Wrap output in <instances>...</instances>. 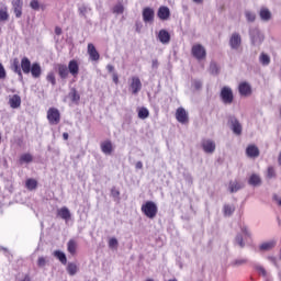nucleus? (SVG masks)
<instances>
[{
    "mask_svg": "<svg viewBox=\"0 0 281 281\" xmlns=\"http://www.w3.org/2000/svg\"><path fill=\"white\" fill-rule=\"evenodd\" d=\"M150 115V112L146 108H140L138 110L139 120H146Z\"/></svg>",
    "mask_w": 281,
    "mask_h": 281,
    "instance_id": "41",
    "label": "nucleus"
},
{
    "mask_svg": "<svg viewBox=\"0 0 281 281\" xmlns=\"http://www.w3.org/2000/svg\"><path fill=\"white\" fill-rule=\"evenodd\" d=\"M21 69L23 71V74H30L31 69H32V61H30V58L27 57H23L21 59Z\"/></svg>",
    "mask_w": 281,
    "mask_h": 281,
    "instance_id": "24",
    "label": "nucleus"
},
{
    "mask_svg": "<svg viewBox=\"0 0 281 281\" xmlns=\"http://www.w3.org/2000/svg\"><path fill=\"white\" fill-rule=\"evenodd\" d=\"M276 245H278V240L270 239L268 241L262 243L259 246V251H271V249H276Z\"/></svg>",
    "mask_w": 281,
    "mask_h": 281,
    "instance_id": "16",
    "label": "nucleus"
},
{
    "mask_svg": "<svg viewBox=\"0 0 281 281\" xmlns=\"http://www.w3.org/2000/svg\"><path fill=\"white\" fill-rule=\"evenodd\" d=\"M10 14L8 13V8L0 10V23H4V21H9Z\"/></svg>",
    "mask_w": 281,
    "mask_h": 281,
    "instance_id": "39",
    "label": "nucleus"
},
{
    "mask_svg": "<svg viewBox=\"0 0 281 281\" xmlns=\"http://www.w3.org/2000/svg\"><path fill=\"white\" fill-rule=\"evenodd\" d=\"M57 215L63 218V221H69L71 218V212L67 206H64L57 211Z\"/></svg>",
    "mask_w": 281,
    "mask_h": 281,
    "instance_id": "26",
    "label": "nucleus"
},
{
    "mask_svg": "<svg viewBox=\"0 0 281 281\" xmlns=\"http://www.w3.org/2000/svg\"><path fill=\"white\" fill-rule=\"evenodd\" d=\"M78 12H79L80 16H87V14H89V12H91V8L83 4L78 8Z\"/></svg>",
    "mask_w": 281,
    "mask_h": 281,
    "instance_id": "43",
    "label": "nucleus"
},
{
    "mask_svg": "<svg viewBox=\"0 0 281 281\" xmlns=\"http://www.w3.org/2000/svg\"><path fill=\"white\" fill-rule=\"evenodd\" d=\"M228 124L231 125V131H233L234 135H243V124H240V121H238L236 116H229Z\"/></svg>",
    "mask_w": 281,
    "mask_h": 281,
    "instance_id": "9",
    "label": "nucleus"
},
{
    "mask_svg": "<svg viewBox=\"0 0 281 281\" xmlns=\"http://www.w3.org/2000/svg\"><path fill=\"white\" fill-rule=\"evenodd\" d=\"M47 265H49V258L41 256L37 258V267L40 269H45V267H47Z\"/></svg>",
    "mask_w": 281,
    "mask_h": 281,
    "instance_id": "36",
    "label": "nucleus"
},
{
    "mask_svg": "<svg viewBox=\"0 0 281 281\" xmlns=\"http://www.w3.org/2000/svg\"><path fill=\"white\" fill-rule=\"evenodd\" d=\"M246 156L249 157V159H257V157H260V149L254 144L248 145L246 147Z\"/></svg>",
    "mask_w": 281,
    "mask_h": 281,
    "instance_id": "13",
    "label": "nucleus"
},
{
    "mask_svg": "<svg viewBox=\"0 0 281 281\" xmlns=\"http://www.w3.org/2000/svg\"><path fill=\"white\" fill-rule=\"evenodd\" d=\"M46 80L47 82H50L53 87H56V75L54 74V71L47 74Z\"/></svg>",
    "mask_w": 281,
    "mask_h": 281,
    "instance_id": "45",
    "label": "nucleus"
},
{
    "mask_svg": "<svg viewBox=\"0 0 281 281\" xmlns=\"http://www.w3.org/2000/svg\"><path fill=\"white\" fill-rule=\"evenodd\" d=\"M113 82L115 83V85H117V82H120V77H117V74H113Z\"/></svg>",
    "mask_w": 281,
    "mask_h": 281,
    "instance_id": "60",
    "label": "nucleus"
},
{
    "mask_svg": "<svg viewBox=\"0 0 281 281\" xmlns=\"http://www.w3.org/2000/svg\"><path fill=\"white\" fill-rule=\"evenodd\" d=\"M30 74L33 78H41V75L43 74V70L41 68V64L33 63L31 66Z\"/></svg>",
    "mask_w": 281,
    "mask_h": 281,
    "instance_id": "22",
    "label": "nucleus"
},
{
    "mask_svg": "<svg viewBox=\"0 0 281 281\" xmlns=\"http://www.w3.org/2000/svg\"><path fill=\"white\" fill-rule=\"evenodd\" d=\"M247 238H251V232H249V228L244 225L240 227V233H238L235 236V245H238V247H240V249H245V240H247Z\"/></svg>",
    "mask_w": 281,
    "mask_h": 281,
    "instance_id": "1",
    "label": "nucleus"
},
{
    "mask_svg": "<svg viewBox=\"0 0 281 281\" xmlns=\"http://www.w3.org/2000/svg\"><path fill=\"white\" fill-rule=\"evenodd\" d=\"M259 16L261 21H271V11L267 8H261L259 11Z\"/></svg>",
    "mask_w": 281,
    "mask_h": 281,
    "instance_id": "29",
    "label": "nucleus"
},
{
    "mask_svg": "<svg viewBox=\"0 0 281 281\" xmlns=\"http://www.w3.org/2000/svg\"><path fill=\"white\" fill-rule=\"evenodd\" d=\"M259 63L263 67H268V65L271 64V57H269V55H267L266 53H261L260 56H259Z\"/></svg>",
    "mask_w": 281,
    "mask_h": 281,
    "instance_id": "34",
    "label": "nucleus"
},
{
    "mask_svg": "<svg viewBox=\"0 0 281 281\" xmlns=\"http://www.w3.org/2000/svg\"><path fill=\"white\" fill-rule=\"evenodd\" d=\"M140 211L147 218H155L157 216L158 207L157 204L153 201H147L142 205Z\"/></svg>",
    "mask_w": 281,
    "mask_h": 281,
    "instance_id": "2",
    "label": "nucleus"
},
{
    "mask_svg": "<svg viewBox=\"0 0 281 281\" xmlns=\"http://www.w3.org/2000/svg\"><path fill=\"white\" fill-rule=\"evenodd\" d=\"M143 21L144 23H153L155 21V10L150 7L143 9Z\"/></svg>",
    "mask_w": 281,
    "mask_h": 281,
    "instance_id": "11",
    "label": "nucleus"
},
{
    "mask_svg": "<svg viewBox=\"0 0 281 281\" xmlns=\"http://www.w3.org/2000/svg\"><path fill=\"white\" fill-rule=\"evenodd\" d=\"M9 105L11 109H19L21 106V97L19 94H13L9 98Z\"/></svg>",
    "mask_w": 281,
    "mask_h": 281,
    "instance_id": "25",
    "label": "nucleus"
},
{
    "mask_svg": "<svg viewBox=\"0 0 281 281\" xmlns=\"http://www.w3.org/2000/svg\"><path fill=\"white\" fill-rule=\"evenodd\" d=\"M273 201H276V203H278V205H280L281 207V198L278 196L277 194L273 195Z\"/></svg>",
    "mask_w": 281,
    "mask_h": 281,
    "instance_id": "58",
    "label": "nucleus"
},
{
    "mask_svg": "<svg viewBox=\"0 0 281 281\" xmlns=\"http://www.w3.org/2000/svg\"><path fill=\"white\" fill-rule=\"evenodd\" d=\"M63 137H64V139L67 142V139H69V134H68L67 132H65V133L63 134Z\"/></svg>",
    "mask_w": 281,
    "mask_h": 281,
    "instance_id": "62",
    "label": "nucleus"
},
{
    "mask_svg": "<svg viewBox=\"0 0 281 281\" xmlns=\"http://www.w3.org/2000/svg\"><path fill=\"white\" fill-rule=\"evenodd\" d=\"M234 212H236V206H234L232 204H224V206H223L224 216H232V214H234Z\"/></svg>",
    "mask_w": 281,
    "mask_h": 281,
    "instance_id": "32",
    "label": "nucleus"
},
{
    "mask_svg": "<svg viewBox=\"0 0 281 281\" xmlns=\"http://www.w3.org/2000/svg\"><path fill=\"white\" fill-rule=\"evenodd\" d=\"M11 5L15 14V19H21V16H23V0H12Z\"/></svg>",
    "mask_w": 281,
    "mask_h": 281,
    "instance_id": "10",
    "label": "nucleus"
},
{
    "mask_svg": "<svg viewBox=\"0 0 281 281\" xmlns=\"http://www.w3.org/2000/svg\"><path fill=\"white\" fill-rule=\"evenodd\" d=\"M53 256H55V258H58L59 262H61V265H67V255H65V252L60 251V250H55L53 252Z\"/></svg>",
    "mask_w": 281,
    "mask_h": 281,
    "instance_id": "33",
    "label": "nucleus"
},
{
    "mask_svg": "<svg viewBox=\"0 0 281 281\" xmlns=\"http://www.w3.org/2000/svg\"><path fill=\"white\" fill-rule=\"evenodd\" d=\"M201 146L206 155H213V153L216 150V143L210 138L202 139Z\"/></svg>",
    "mask_w": 281,
    "mask_h": 281,
    "instance_id": "8",
    "label": "nucleus"
},
{
    "mask_svg": "<svg viewBox=\"0 0 281 281\" xmlns=\"http://www.w3.org/2000/svg\"><path fill=\"white\" fill-rule=\"evenodd\" d=\"M111 194H112V196H114V199H117V196H120V192H119L117 189H115V188H113V189L111 190Z\"/></svg>",
    "mask_w": 281,
    "mask_h": 281,
    "instance_id": "55",
    "label": "nucleus"
},
{
    "mask_svg": "<svg viewBox=\"0 0 281 281\" xmlns=\"http://www.w3.org/2000/svg\"><path fill=\"white\" fill-rule=\"evenodd\" d=\"M68 98L74 104H79L80 102V94L78 93V90H76V88H72L70 90V92L68 93Z\"/></svg>",
    "mask_w": 281,
    "mask_h": 281,
    "instance_id": "28",
    "label": "nucleus"
},
{
    "mask_svg": "<svg viewBox=\"0 0 281 281\" xmlns=\"http://www.w3.org/2000/svg\"><path fill=\"white\" fill-rule=\"evenodd\" d=\"M67 68L68 74H71L74 78H76V76H78L80 71V66L78 65V61L76 59L70 60Z\"/></svg>",
    "mask_w": 281,
    "mask_h": 281,
    "instance_id": "17",
    "label": "nucleus"
},
{
    "mask_svg": "<svg viewBox=\"0 0 281 281\" xmlns=\"http://www.w3.org/2000/svg\"><path fill=\"white\" fill-rule=\"evenodd\" d=\"M193 3H203V0H192Z\"/></svg>",
    "mask_w": 281,
    "mask_h": 281,
    "instance_id": "63",
    "label": "nucleus"
},
{
    "mask_svg": "<svg viewBox=\"0 0 281 281\" xmlns=\"http://www.w3.org/2000/svg\"><path fill=\"white\" fill-rule=\"evenodd\" d=\"M267 260H269V262H272V265H274V267H277V269H278V258H276L273 256H268Z\"/></svg>",
    "mask_w": 281,
    "mask_h": 281,
    "instance_id": "53",
    "label": "nucleus"
},
{
    "mask_svg": "<svg viewBox=\"0 0 281 281\" xmlns=\"http://www.w3.org/2000/svg\"><path fill=\"white\" fill-rule=\"evenodd\" d=\"M243 188H245V183H243L238 180H232L228 183V191L231 192V194H234V193L238 192L239 190H243Z\"/></svg>",
    "mask_w": 281,
    "mask_h": 281,
    "instance_id": "14",
    "label": "nucleus"
},
{
    "mask_svg": "<svg viewBox=\"0 0 281 281\" xmlns=\"http://www.w3.org/2000/svg\"><path fill=\"white\" fill-rule=\"evenodd\" d=\"M47 120L53 126H56V124H60V111H58V109L56 108L48 109Z\"/></svg>",
    "mask_w": 281,
    "mask_h": 281,
    "instance_id": "6",
    "label": "nucleus"
},
{
    "mask_svg": "<svg viewBox=\"0 0 281 281\" xmlns=\"http://www.w3.org/2000/svg\"><path fill=\"white\" fill-rule=\"evenodd\" d=\"M151 67L153 69H158L159 68V61L157 59L151 60Z\"/></svg>",
    "mask_w": 281,
    "mask_h": 281,
    "instance_id": "56",
    "label": "nucleus"
},
{
    "mask_svg": "<svg viewBox=\"0 0 281 281\" xmlns=\"http://www.w3.org/2000/svg\"><path fill=\"white\" fill-rule=\"evenodd\" d=\"M220 98L223 104H232L234 102V91H232V88L225 86L221 90Z\"/></svg>",
    "mask_w": 281,
    "mask_h": 281,
    "instance_id": "5",
    "label": "nucleus"
},
{
    "mask_svg": "<svg viewBox=\"0 0 281 281\" xmlns=\"http://www.w3.org/2000/svg\"><path fill=\"white\" fill-rule=\"evenodd\" d=\"M38 182L35 179H27L26 180V188L27 190H36Z\"/></svg>",
    "mask_w": 281,
    "mask_h": 281,
    "instance_id": "42",
    "label": "nucleus"
},
{
    "mask_svg": "<svg viewBox=\"0 0 281 281\" xmlns=\"http://www.w3.org/2000/svg\"><path fill=\"white\" fill-rule=\"evenodd\" d=\"M158 41H160L162 45H168V43H170V33L166 30H160L158 33Z\"/></svg>",
    "mask_w": 281,
    "mask_h": 281,
    "instance_id": "23",
    "label": "nucleus"
},
{
    "mask_svg": "<svg viewBox=\"0 0 281 281\" xmlns=\"http://www.w3.org/2000/svg\"><path fill=\"white\" fill-rule=\"evenodd\" d=\"M248 184L258 188L259 186H262V178H260L258 173H252L248 179Z\"/></svg>",
    "mask_w": 281,
    "mask_h": 281,
    "instance_id": "21",
    "label": "nucleus"
},
{
    "mask_svg": "<svg viewBox=\"0 0 281 281\" xmlns=\"http://www.w3.org/2000/svg\"><path fill=\"white\" fill-rule=\"evenodd\" d=\"M245 16L248 23H254L256 21V13L251 11H245Z\"/></svg>",
    "mask_w": 281,
    "mask_h": 281,
    "instance_id": "46",
    "label": "nucleus"
},
{
    "mask_svg": "<svg viewBox=\"0 0 281 281\" xmlns=\"http://www.w3.org/2000/svg\"><path fill=\"white\" fill-rule=\"evenodd\" d=\"M233 265H234L235 267H240V266H243V265H247V259H236V260L233 262Z\"/></svg>",
    "mask_w": 281,
    "mask_h": 281,
    "instance_id": "51",
    "label": "nucleus"
},
{
    "mask_svg": "<svg viewBox=\"0 0 281 281\" xmlns=\"http://www.w3.org/2000/svg\"><path fill=\"white\" fill-rule=\"evenodd\" d=\"M228 45L231 49L238 52L243 47V36H240V33L234 32L229 37Z\"/></svg>",
    "mask_w": 281,
    "mask_h": 281,
    "instance_id": "4",
    "label": "nucleus"
},
{
    "mask_svg": "<svg viewBox=\"0 0 281 281\" xmlns=\"http://www.w3.org/2000/svg\"><path fill=\"white\" fill-rule=\"evenodd\" d=\"M267 179H276V169L273 167H268Z\"/></svg>",
    "mask_w": 281,
    "mask_h": 281,
    "instance_id": "48",
    "label": "nucleus"
},
{
    "mask_svg": "<svg viewBox=\"0 0 281 281\" xmlns=\"http://www.w3.org/2000/svg\"><path fill=\"white\" fill-rule=\"evenodd\" d=\"M55 34H56L57 36H60V34H63V29H61L60 26H56V27H55Z\"/></svg>",
    "mask_w": 281,
    "mask_h": 281,
    "instance_id": "57",
    "label": "nucleus"
},
{
    "mask_svg": "<svg viewBox=\"0 0 281 281\" xmlns=\"http://www.w3.org/2000/svg\"><path fill=\"white\" fill-rule=\"evenodd\" d=\"M176 120H178V122H180V124L188 123V112H186V109H183V108H178L177 109Z\"/></svg>",
    "mask_w": 281,
    "mask_h": 281,
    "instance_id": "15",
    "label": "nucleus"
},
{
    "mask_svg": "<svg viewBox=\"0 0 281 281\" xmlns=\"http://www.w3.org/2000/svg\"><path fill=\"white\" fill-rule=\"evenodd\" d=\"M67 272L69 273V276H76V273H78V266L72 262L68 263Z\"/></svg>",
    "mask_w": 281,
    "mask_h": 281,
    "instance_id": "40",
    "label": "nucleus"
},
{
    "mask_svg": "<svg viewBox=\"0 0 281 281\" xmlns=\"http://www.w3.org/2000/svg\"><path fill=\"white\" fill-rule=\"evenodd\" d=\"M12 68H13V71L15 74H18V76L23 79V72L21 71V66H20V63H19V59L15 58L13 59V64H12Z\"/></svg>",
    "mask_w": 281,
    "mask_h": 281,
    "instance_id": "35",
    "label": "nucleus"
},
{
    "mask_svg": "<svg viewBox=\"0 0 281 281\" xmlns=\"http://www.w3.org/2000/svg\"><path fill=\"white\" fill-rule=\"evenodd\" d=\"M146 281H155V280H153V279H147Z\"/></svg>",
    "mask_w": 281,
    "mask_h": 281,
    "instance_id": "64",
    "label": "nucleus"
},
{
    "mask_svg": "<svg viewBox=\"0 0 281 281\" xmlns=\"http://www.w3.org/2000/svg\"><path fill=\"white\" fill-rule=\"evenodd\" d=\"M249 36H250V43L255 47H260L262 45V42L265 41V35L260 32V29L252 27L249 30Z\"/></svg>",
    "mask_w": 281,
    "mask_h": 281,
    "instance_id": "3",
    "label": "nucleus"
},
{
    "mask_svg": "<svg viewBox=\"0 0 281 281\" xmlns=\"http://www.w3.org/2000/svg\"><path fill=\"white\" fill-rule=\"evenodd\" d=\"M254 268L256 269V271H258V273H261L263 278H267V270L265 269V267H262L261 265H255Z\"/></svg>",
    "mask_w": 281,
    "mask_h": 281,
    "instance_id": "49",
    "label": "nucleus"
},
{
    "mask_svg": "<svg viewBox=\"0 0 281 281\" xmlns=\"http://www.w3.org/2000/svg\"><path fill=\"white\" fill-rule=\"evenodd\" d=\"M157 16L160 21H168L170 19V9L168 7H160Z\"/></svg>",
    "mask_w": 281,
    "mask_h": 281,
    "instance_id": "18",
    "label": "nucleus"
},
{
    "mask_svg": "<svg viewBox=\"0 0 281 281\" xmlns=\"http://www.w3.org/2000/svg\"><path fill=\"white\" fill-rule=\"evenodd\" d=\"M76 249H78V241H76V239H69V241L67 243L68 254H71V256H75Z\"/></svg>",
    "mask_w": 281,
    "mask_h": 281,
    "instance_id": "30",
    "label": "nucleus"
},
{
    "mask_svg": "<svg viewBox=\"0 0 281 281\" xmlns=\"http://www.w3.org/2000/svg\"><path fill=\"white\" fill-rule=\"evenodd\" d=\"M88 54L90 56V60H100V53H98V49H95V46L92 43L88 44Z\"/></svg>",
    "mask_w": 281,
    "mask_h": 281,
    "instance_id": "20",
    "label": "nucleus"
},
{
    "mask_svg": "<svg viewBox=\"0 0 281 281\" xmlns=\"http://www.w3.org/2000/svg\"><path fill=\"white\" fill-rule=\"evenodd\" d=\"M30 7L32 8V10H40L41 9V4L38 3V0H32L30 2Z\"/></svg>",
    "mask_w": 281,
    "mask_h": 281,
    "instance_id": "50",
    "label": "nucleus"
},
{
    "mask_svg": "<svg viewBox=\"0 0 281 281\" xmlns=\"http://www.w3.org/2000/svg\"><path fill=\"white\" fill-rule=\"evenodd\" d=\"M7 72L5 68L3 67V64L0 63V80L5 79Z\"/></svg>",
    "mask_w": 281,
    "mask_h": 281,
    "instance_id": "52",
    "label": "nucleus"
},
{
    "mask_svg": "<svg viewBox=\"0 0 281 281\" xmlns=\"http://www.w3.org/2000/svg\"><path fill=\"white\" fill-rule=\"evenodd\" d=\"M238 91L240 95L247 98V95H251V86L248 82H241L238 86Z\"/></svg>",
    "mask_w": 281,
    "mask_h": 281,
    "instance_id": "19",
    "label": "nucleus"
},
{
    "mask_svg": "<svg viewBox=\"0 0 281 281\" xmlns=\"http://www.w3.org/2000/svg\"><path fill=\"white\" fill-rule=\"evenodd\" d=\"M106 69H108V71H109L110 74H113L115 67H113V65H108V66H106Z\"/></svg>",
    "mask_w": 281,
    "mask_h": 281,
    "instance_id": "61",
    "label": "nucleus"
},
{
    "mask_svg": "<svg viewBox=\"0 0 281 281\" xmlns=\"http://www.w3.org/2000/svg\"><path fill=\"white\" fill-rule=\"evenodd\" d=\"M101 150L104 155H111L113 153V143L111 140L101 143Z\"/></svg>",
    "mask_w": 281,
    "mask_h": 281,
    "instance_id": "27",
    "label": "nucleus"
},
{
    "mask_svg": "<svg viewBox=\"0 0 281 281\" xmlns=\"http://www.w3.org/2000/svg\"><path fill=\"white\" fill-rule=\"evenodd\" d=\"M209 70L212 76H218L221 67H218V64H216L215 61H211Z\"/></svg>",
    "mask_w": 281,
    "mask_h": 281,
    "instance_id": "37",
    "label": "nucleus"
},
{
    "mask_svg": "<svg viewBox=\"0 0 281 281\" xmlns=\"http://www.w3.org/2000/svg\"><path fill=\"white\" fill-rule=\"evenodd\" d=\"M58 74H59V77L61 78V80H65L68 78L69 76V69L67 68L66 65H58Z\"/></svg>",
    "mask_w": 281,
    "mask_h": 281,
    "instance_id": "31",
    "label": "nucleus"
},
{
    "mask_svg": "<svg viewBox=\"0 0 281 281\" xmlns=\"http://www.w3.org/2000/svg\"><path fill=\"white\" fill-rule=\"evenodd\" d=\"M191 54L196 60H203L207 56L205 47L201 44H195L192 46Z\"/></svg>",
    "mask_w": 281,
    "mask_h": 281,
    "instance_id": "7",
    "label": "nucleus"
},
{
    "mask_svg": "<svg viewBox=\"0 0 281 281\" xmlns=\"http://www.w3.org/2000/svg\"><path fill=\"white\" fill-rule=\"evenodd\" d=\"M108 245L110 249H117V246L120 245V243L117 241V238L112 237L109 239Z\"/></svg>",
    "mask_w": 281,
    "mask_h": 281,
    "instance_id": "47",
    "label": "nucleus"
},
{
    "mask_svg": "<svg viewBox=\"0 0 281 281\" xmlns=\"http://www.w3.org/2000/svg\"><path fill=\"white\" fill-rule=\"evenodd\" d=\"M135 167L137 170H142V168H144V164L142 161H137Z\"/></svg>",
    "mask_w": 281,
    "mask_h": 281,
    "instance_id": "59",
    "label": "nucleus"
},
{
    "mask_svg": "<svg viewBox=\"0 0 281 281\" xmlns=\"http://www.w3.org/2000/svg\"><path fill=\"white\" fill-rule=\"evenodd\" d=\"M193 87L194 89H201V87H203V82H201L200 80H195L193 81Z\"/></svg>",
    "mask_w": 281,
    "mask_h": 281,
    "instance_id": "54",
    "label": "nucleus"
},
{
    "mask_svg": "<svg viewBox=\"0 0 281 281\" xmlns=\"http://www.w3.org/2000/svg\"><path fill=\"white\" fill-rule=\"evenodd\" d=\"M130 89L133 93V95H137L142 91V80H139V77H133Z\"/></svg>",
    "mask_w": 281,
    "mask_h": 281,
    "instance_id": "12",
    "label": "nucleus"
},
{
    "mask_svg": "<svg viewBox=\"0 0 281 281\" xmlns=\"http://www.w3.org/2000/svg\"><path fill=\"white\" fill-rule=\"evenodd\" d=\"M33 160H34V157H32L31 154H23L20 157V164H32Z\"/></svg>",
    "mask_w": 281,
    "mask_h": 281,
    "instance_id": "38",
    "label": "nucleus"
},
{
    "mask_svg": "<svg viewBox=\"0 0 281 281\" xmlns=\"http://www.w3.org/2000/svg\"><path fill=\"white\" fill-rule=\"evenodd\" d=\"M113 14H124V4L117 3L112 9Z\"/></svg>",
    "mask_w": 281,
    "mask_h": 281,
    "instance_id": "44",
    "label": "nucleus"
}]
</instances>
